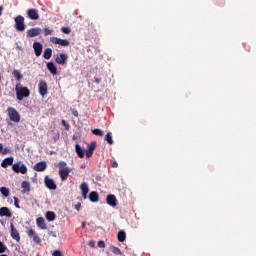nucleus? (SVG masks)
Masks as SVG:
<instances>
[{"label":"nucleus","instance_id":"f257e3e1","mask_svg":"<svg viewBox=\"0 0 256 256\" xmlns=\"http://www.w3.org/2000/svg\"><path fill=\"white\" fill-rule=\"evenodd\" d=\"M56 167L59 169V175L62 181H67V177H69V174L71 173V169L67 167V162L61 161L58 164H56Z\"/></svg>","mask_w":256,"mask_h":256},{"label":"nucleus","instance_id":"f03ea898","mask_svg":"<svg viewBox=\"0 0 256 256\" xmlns=\"http://www.w3.org/2000/svg\"><path fill=\"white\" fill-rule=\"evenodd\" d=\"M15 91H16V97H17L18 101H23V99H25V98L29 97V95H31V91L27 87L16 86Z\"/></svg>","mask_w":256,"mask_h":256},{"label":"nucleus","instance_id":"7ed1b4c3","mask_svg":"<svg viewBox=\"0 0 256 256\" xmlns=\"http://www.w3.org/2000/svg\"><path fill=\"white\" fill-rule=\"evenodd\" d=\"M14 27L16 31H19L20 33H23L25 29H27V25H25V17L22 15H18L14 18Z\"/></svg>","mask_w":256,"mask_h":256},{"label":"nucleus","instance_id":"20e7f679","mask_svg":"<svg viewBox=\"0 0 256 256\" xmlns=\"http://www.w3.org/2000/svg\"><path fill=\"white\" fill-rule=\"evenodd\" d=\"M8 111V116L10 121H13L14 123H19L21 121V116L19 115V112L13 107H9L7 109Z\"/></svg>","mask_w":256,"mask_h":256},{"label":"nucleus","instance_id":"39448f33","mask_svg":"<svg viewBox=\"0 0 256 256\" xmlns=\"http://www.w3.org/2000/svg\"><path fill=\"white\" fill-rule=\"evenodd\" d=\"M12 171L14 173H21L22 175L27 174V166L23 162H17L12 165Z\"/></svg>","mask_w":256,"mask_h":256},{"label":"nucleus","instance_id":"423d86ee","mask_svg":"<svg viewBox=\"0 0 256 256\" xmlns=\"http://www.w3.org/2000/svg\"><path fill=\"white\" fill-rule=\"evenodd\" d=\"M38 91L41 97H45V95L49 93V87L47 86V82H45V80L39 82Z\"/></svg>","mask_w":256,"mask_h":256},{"label":"nucleus","instance_id":"0eeeda50","mask_svg":"<svg viewBox=\"0 0 256 256\" xmlns=\"http://www.w3.org/2000/svg\"><path fill=\"white\" fill-rule=\"evenodd\" d=\"M10 235L14 241H17V243H20L21 241V235L19 234V230L15 228V225L13 223L10 224Z\"/></svg>","mask_w":256,"mask_h":256},{"label":"nucleus","instance_id":"6e6552de","mask_svg":"<svg viewBox=\"0 0 256 256\" xmlns=\"http://www.w3.org/2000/svg\"><path fill=\"white\" fill-rule=\"evenodd\" d=\"M41 33H42V30L39 27L30 28L26 32V37L27 38L39 37V35H41Z\"/></svg>","mask_w":256,"mask_h":256},{"label":"nucleus","instance_id":"1a4fd4ad","mask_svg":"<svg viewBox=\"0 0 256 256\" xmlns=\"http://www.w3.org/2000/svg\"><path fill=\"white\" fill-rule=\"evenodd\" d=\"M27 17H28V19H31L32 21H37L39 19V10H37L35 8L28 9Z\"/></svg>","mask_w":256,"mask_h":256},{"label":"nucleus","instance_id":"9d476101","mask_svg":"<svg viewBox=\"0 0 256 256\" xmlns=\"http://www.w3.org/2000/svg\"><path fill=\"white\" fill-rule=\"evenodd\" d=\"M44 183H45L46 187L48 189H50L51 191H55V189H57V184H55V181L53 179L49 178V176L45 177Z\"/></svg>","mask_w":256,"mask_h":256},{"label":"nucleus","instance_id":"9b49d317","mask_svg":"<svg viewBox=\"0 0 256 256\" xmlns=\"http://www.w3.org/2000/svg\"><path fill=\"white\" fill-rule=\"evenodd\" d=\"M28 237H32L34 243H36V245H41V238L39 237V235H37V233H35V230L33 229H29L27 232Z\"/></svg>","mask_w":256,"mask_h":256},{"label":"nucleus","instance_id":"f8f14e48","mask_svg":"<svg viewBox=\"0 0 256 256\" xmlns=\"http://www.w3.org/2000/svg\"><path fill=\"white\" fill-rule=\"evenodd\" d=\"M33 49L36 57H41V54L43 53V44H41V42H34Z\"/></svg>","mask_w":256,"mask_h":256},{"label":"nucleus","instance_id":"ddd939ff","mask_svg":"<svg viewBox=\"0 0 256 256\" xmlns=\"http://www.w3.org/2000/svg\"><path fill=\"white\" fill-rule=\"evenodd\" d=\"M69 57L67 56V54L65 53H60L57 55V57L55 58V62L58 64V65H65V63H67V59Z\"/></svg>","mask_w":256,"mask_h":256},{"label":"nucleus","instance_id":"4468645a","mask_svg":"<svg viewBox=\"0 0 256 256\" xmlns=\"http://www.w3.org/2000/svg\"><path fill=\"white\" fill-rule=\"evenodd\" d=\"M95 147H97V142H91L88 145V149L86 150L87 159H89L90 157H93V151H95Z\"/></svg>","mask_w":256,"mask_h":256},{"label":"nucleus","instance_id":"2eb2a0df","mask_svg":"<svg viewBox=\"0 0 256 256\" xmlns=\"http://www.w3.org/2000/svg\"><path fill=\"white\" fill-rule=\"evenodd\" d=\"M33 169L38 172L45 171V169H47V162L40 161L34 165Z\"/></svg>","mask_w":256,"mask_h":256},{"label":"nucleus","instance_id":"dca6fc26","mask_svg":"<svg viewBox=\"0 0 256 256\" xmlns=\"http://www.w3.org/2000/svg\"><path fill=\"white\" fill-rule=\"evenodd\" d=\"M106 203H108L110 207H117V197L113 194H109L106 198Z\"/></svg>","mask_w":256,"mask_h":256},{"label":"nucleus","instance_id":"f3484780","mask_svg":"<svg viewBox=\"0 0 256 256\" xmlns=\"http://www.w3.org/2000/svg\"><path fill=\"white\" fill-rule=\"evenodd\" d=\"M80 190H81L83 199H87V194L89 193V185H87L86 182L81 183Z\"/></svg>","mask_w":256,"mask_h":256},{"label":"nucleus","instance_id":"a211bd4d","mask_svg":"<svg viewBox=\"0 0 256 256\" xmlns=\"http://www.w3.org/2000/svg\"><path fill=\"white\" fill-rule=\"evenodd\" d=\"M0 217H13V213L7 207L0 208Z\"/></svg>","mask_w":256,"mask_h":256},{"label":"nucleus","instance_id":"6ab92c4d","mask_svg":"<svg viewBox=\"0 0 256 256\" xmlns=\"http://www.w3.org/2000/svg\"><path fill=\"white\" fill-rule=\"evenodd\" d=\"M22 193H30L31 192V183L29 181H23L21 183Z\"/></svg>","mask_w":256,"mask_h":256},{"label":"nucleus","instance_id":"aec40b11","mask_svg":"<svg viewBox=\"0 0 256 256\" xmlns=\"http://www.w3.org/2000/svg\"><path fill=\"white\" fill-rule=\"evenodd\" d=\"M36 224H37V227H39L40 229H47V224L45 223V218L43 217H38L36 219Z\"/></svg>","mask_w":256,"mask_h":256},{"label":"nucleus","instance_id":"412c9836","mask_svg":"<svg viewBox=\"0 0 256 256\" xmlns=\"http://www.w3.org/2000/svg\"><path fill=\"white\" fill-rule=\"evenodd\" d=\"M46 67H47L48 71H50V73H51L52 75H57V66H55V63H53V62H48V63L46 64Z\"/></svg>","mask_w":256,"mask_h":256},{"label":"nucleus","instance_id":"4be33fe9","mask_svg":"<svg viewBox=\"0 0 256 256\" xmlns=\"http://www.w3.org/2000/svg\"><path fill=\"white\" fill-rule=\"evenodd\" d=\"M9 165H13V157L5 158L1 162V167H3V169H7V167H9Z\"/></svg>","mask_w":256,"mask_h":256},{"label":"nucleus","instance_id":"5701e85b","mask_svg":"<svg viewBox=\"0 0 256 256\" xmlns=\"http://www.w3.org/2000/svg\"><path fill=\"white\" fill-rule=\"evenodd\" d=\"M75 151H76V154L78 155V157H80V159H83V157H85V150H83V148H81V145L76 144Z\"/></svg>","mask_w":256,"mask_h":256},{"label":"nucleus","instance_id":"b1692460","mask_svg":"<svg viewBox=\"0 0 256 256\" xmlns=\"http://www.w3.org/2000/svg\"><path fill=\"white\" fill-rule=\"evenodd\" d=\"M89 199L92 203H97L99 201V193L97 191L90 192Z\"/></svg>","mask_w":256,"mask_h":256},{"label":"nucleus","instance_id":"393cba45","mask_svg":"<svg viewBox=\"0 0 256 256\" xmlns=\"http://www.w3.org/2000/svg\"><path fill=\"white\" fill-rule=\"evenodd\" d=\"M117 239L120 243L125 242V239H127V234L125 233V231L120 230L117 234Z\"/></svg>","mask_w":256,"mask_h":256},{"label":"nucleus","instance_id":"a878e982","mask_svg":"<svg viewBox=\"0 0 256 256\" xmlns=\"http://www.w3.org/2000/svg\"><path fill=\"white\" fill-rule=\"evenodd\" d=\"M43 57H44V59H51V57H53V49L46 48L44 50Z\"/></svg>","mask_w":256,"mask_h":256},{"label":"nucleus","instance_id":"bb28decb","mask_svg":"<svg viewBox=\"0 0 256 256\" xmlns=\"http://www.w3.org/2000/svg\"><path fill=\"white\" fill-rule=\"evenodd\" d=\"M45 217H46L47 221H55L57 215L53 211H48V212H46Z\"/></svg>","mask_w":256,"mask_h":256},{"label":"nucleus","instance_id":"cd10ccee","mask_svg":"<svg viewBox=\"0 0 256 256\" xmlns=\"http://www.w3.org/2000/svg\"><path fill=\"white\" fill-rule=\"evenodd\" d=\"M104 141H106L108 143V145H113V134L111 132H108L105 135Z\"/></svg>","mask_w":256,"mask_h":256},{"label":"nucleus","instance_id":"c85d7f7f","mask_svg":"<svg viewBox=\"0 0 256 256\" xmlns=\"http://www.w3.org/2000/svg\"><path fill=\"white\" fill-rule=\"evenodd\" d=\"M12 75L16 79V81H21V79H23V75L19 70H13Z\"/></svg>","mask_w":256,"mask_h":256},{"label":"nucleus","instance_id":"c756f323","mask_svg":"<svg viewBox=\"0 0 256 256\" xmlns=\"http://www.w3.org/2000/svg\"><path fill=\"white\" fill-rule=\"evenodd\" d=\"M92 133H93V135H96L97 137H103V135H105V132H103V130L98 129V128L92 130Z\"/></svg>","mask_w":256,"mask_h":256},{"label":"nucleus","instance_id":"7c9ffc66","mask_svg":"<svg viewBox=\"0 0 256 256\" xmlns=\"http://www.w3.org/2000/svg\"><path fill=\"white\" fill-rule=\"evenodd\" d=\"M58 45H61L62 47H69V45H71V42H69V40L67 39L60 38V42Z\"/></svg>","mask_w":256,"mask_h":256},{"label":"nucleus","instance_id":"2f4dec72","mask_svg":"<svg viewBox=\"0 0 256 256\" xmlns=\"http://www.w3.org/2000/svg\"><path fill=\"white\" fill-rule=\"evenodd\" d=\"M0 193H1L4 197H9V188H7V187H1V188H0Z\"/></svg>","mask_w":256,"mask_h":256},{"label":"nucleus","instance_id":"473e14b6","mask_svg":"<svg viewBox=\"0 0 256 256\" xmlns=\"http://www.w3.org/2000/svg\"><path fill=\"white\" fill-rule=\"evenodd\" d=\"M110 251H112V253H114V255H121V249H119L118 247L116 246H111L110 247Z\"/></svg>","mask_w":256,"mask_h":256},{"label":"nucleus","instance_id":"72a5a7b5","mask_svg":"<svg viewBox=\"0 0 256 256\" xmlns=\"http://www.w3.org/2000/svg\"><path fill=\"white\" fill-rule=\"evenodd\" d=\"M51 43H54V45H59V42L61 41V38L58 37H52L50 39Z\"/></svg>","mask_w":256,"mask_h":256},{"label":"nucleus","instance_id":"f704fd0d","mask_svg":"<svg viewBox=\"0 0 256 256\" xmlns=\"http://www.w3.org/2000/svg\"><path fill=\"white\" fill-rule=\"evenodd\" d=\"M61 31H62V33H65V35H69V33H71V28H69V27H62Z\"/></svg>","mask_w":256,"mask_h":256},{"label":"nucleus","instance_id":"c9c22d12","mask_svg":"<svg viewBox=\"0 0 256 256\" xmlns=\"http://www.w3.org/2000/svg\"><path fill=\"white\" fill-rule=\"evenodd\" d=\"M7 251V246L0 241V253H5Z\"/></svg>","mask_w":256,"mask_h":256},{"label":"nucleus","instance_id":"e433bc0d","mask_svg":"<svg viewBox=\"0 0 256 256\" xmlns=\"http://www.w3.org/2000/svg\"><path fill=\"white\" fill-rule=\"evenodd\" d=\"M44 35H45V37H47L48 35H53V30H51L49 28H45Z\"/></svg>","mask_w":256,"mask_h":256},{"label":"nucleus","instance_id":"4c0bfd02","mask_svg":"<svg viewBox=\"0 0 256 256\" xmlns=\"http://www.w3.org/2000/svg\"><path fill=\"white\" fill-rule=\"evenodd\" d=\"M0 153H2V155H7L8 150L7 148H3V144L0 143Z\"/></svg>","mask_w":256,"mask_h":256},{"label":"nucleus","instance_id":"58836bf2","mask_svg":"<svg viewBox=\"0 0 256 256\" xmlns=\"http://www.w3.org/2000/svg\"><path fill=\"white\" fill-rule=\"evenodd\" d=\"M14 205L17 209H21V206H19V198L14 197Z\"/></svg>","mask_w":256,"mask_h":256},{"label":"nucleus","instance_id":"ea45409f","mask_svg":"<svg viewBox=\"0 0 256 256\" xmlns=\"http://www.w3.org/2000/svg\"><path fill=\"white\" fill-rule=\"evenodd\" d=\"M98 247H100V249H104L105 241H103V240L98 241Z\"/></svg>","mask_w":256,"mask_h":256},{"label":"nucleus","instance_id":"a19ab883","mask_svg":"<svg viewBox=\"0 0 256 256\" xmlns=\"http://www.w3.org/2000/svg\"><path fill=\"white\" fill-rule=\"evenodd\" d=\"M111 167L116 169V167H119V163H117V161H111Z\"/></svg>","mask_w":256,"mask_h":256},{"label":"nucleus","instance_id":"79ce46f5","mask_svg":"<svg viewBox=\"0 0 256 256\" xmlns=\"http://www.w3.org/2000/svg\"><path fill=\"white\" fill-rule=\"evenodd\" d=\"M53 256H62L61 254V250H55L53 253H52Z\"/></svg>","mask_w":256,"mask_h":256},{"label":"nucleus","instance_id":"37998d69","mask_svg":"<svg viewBox=\"0 0 256 256\" xmlns=\"http://www.w3.org/2000/svg\"><path fill=\"white\" fill-rule=\"evenodd\" d=\"M94 83H96L97 85H99V83H101V78L94 77Z\"/></svg>","mask_w":256,"mask_h":256},{"label":"nucleus","instance_id":"c03bdc74","mask_svg":"<svg viewBox=\"0 0 256 256\" xmlns=\"http://www.w3.org/2000/svg\"><path fill=\"white\" fill-rule=\"evenodd\" d=\"M76 211H81V203L75 205Z\"/></svg>","mask_w":256,"mask_h":256},{"label":"nucleus","instance_id":"a18cd8bd","mask_svg":"<svg viewBox=\"0 0 256 256\" xmlns=\"http://www.w3.org/2000/svg\"><path fill=\"white\" fill-rule=\"evenodd\" d=\"M89 246H90V247H95V241L91 240V241L89 242Z\"/></svg>","mask_w":256,"mask_h":256},{"label":"nucleus","instance_id":"49530a36","mask_svg":"<svg viewBox=\"0 0 256 256\" xmlns=\"http://www.w3.org/2000/svg\"><path fill=\"white\" fill-rule=\"evenodd\" d=\"M3 15V6H0V17Z\"/></svg>","mask_w":256,"mask_h":256},{"label":"nucleus","instance_id":"de8ad7c7","mask_svg":"<svg viewBox=\"0 0 256 256\" xmlns=\"http://www.w3.org/2000/svg\"><path fill=\"white\" fill-rule=\"evenodd\" d=\"M62 125H65L66 127H69V125H67V123L65 122V120H62Z\"/></svg>","mask_w":256,"mask_h":256},{"label":"nucleus","instance_id":"09e8293b","mask_svg":"<svg viewBox=\"0 0 256 256\" xmlns=\"http://www.w3.org/2000/svg\"><path fill=\"white\" fill-rule=\"evenodd\" d=\"M73 114L75 115V117H77L79 115V112L75 111Z\"/></svg>","mask_w":256,"mask_h":256},{"label":"nucleus","instance_id":"8fccbe9b","mask_svg":"<svg viewBox=\"0 0 256 256\" xmlns=\"http://www.w3.org/2000/svg\"><path fill=\"white\" fill-rule=\"evenodd\" d=\"M82 227H85V222L82 223Z\"/></svg>","mask_w":256,"mask_h":256},{"label":"nucleus","instance_id":"3c124183","mask_svg":"<svg viewBox=\"0 0 256 256\" xmlns=\"http://www.w3.org/2000/svg\"><path fill=\"white\" fill-rule=\"evenodd\" d=\"M0 256H8L7 254H2V255H0Z\"/></svg>","mask_w":256,"mask_h":256},{"label":"nucleus","instance_id":"603ef678","mask_svg":"<svg viewBox=\"0 0 256 256\" xmlns=\"http://www.w3.org/2000/svg\"><path fill=\"white\" fill-rule=\"evenodd\" d=\"M0 81H1V78H0Z\"/></svg>","mask_w":256,"mask_h":256}]
</instances>
